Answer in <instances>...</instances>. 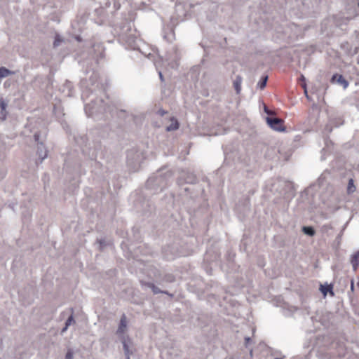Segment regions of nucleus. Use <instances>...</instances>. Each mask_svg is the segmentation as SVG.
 I'll return each mask as SVG.
<instances>
[{
	"label": "nucleus",
	"instance_id": "obj_5",
	"mask_svg": "<svg viewBox=\"0 0 359 359\" xmlns=\"http://www.w3.org/2000/svg\"><path fill=\"white\" fill-rule=\"evenodd\" d=\"M165 179L161 175L152 176L149 177L147 182V186L150 189L158 187L162 190L163 188L165 187Z\"/></svg>",
	"mask_w": 359,
	"mask_h": 359
},
{
	"label": "nucleus",
	"instance_id": "obj_20",
	"mask_svg": "<svg viewBox=\"0 0 359 359\" xmlns=\"http://www.w3.org/2000/svg\"><path fill=\"white\" fill-rule=\"evenodd\" d=\"M267 79H268V76H264L262 79V80L257 83V86L260 89H263L266 86V85Z\"/></svg>",
	"mask_w": 359,
	"mask_h": 359
},
{
	"label": "nucleus",
	"instance_id": "obj_13",
	"mask_svg": "<svg viewBox=\"0 0 359 359\" xmlns=\"http://www.w3.org/2000/svg\"><path fill=\"white\" fill-rule=\"evenodd\" d=\"M320 291L324 295H326L327 292H329L332 296L334 295L332 285H320Z\"/></svg>",
	"mask_w": 359,
	"mask_h": 359
},
{
	"label": "nucleus",
	"instance_id": "obj_25",
	"mask_svg": "<svg viewBox=\"0 0 359 359\" xmlns=\"http://www.w3.org/2000/svg\"><path fill=\"white\" fill-rule=\"evenodd\" d=\"M195 177L193 175H191L185 180L187 183H194L195 182Z\"/></svg>",
	"mask_w": 359,
	"mask_h": 359
},
{
	"label": "nucleus",
	"instance_id": "obj_32",
	"mask_svg": "<svg viewBox=\"0 0 359 359\" xmlns=\"http://www.w3.org/2000/svg\"><path fill=\"white\" fill-rule=\"evenodd\" d=\"M351 290H353V289H354V283H353V280H351Z\"/></svg>",
	"mask_w": 359,
	"mask_h": 359
},
{
	"label": "nucleus",
	"instance_id": "obj_23",
	"mask_svg": "<svg viewBox=\"0 0 359 359\" xmlns=\"http://www.w3.org/2000/svg\"><path fill=\"white\" fill-rule=\"evenodd\" d=\"M350 6L353 8L355 11H358V9L359 11V0H351Z\"/></svg>",
	"mask_w": 359,
	"mask_h": 359
},
{
	"label": "nucleus",
	"instance_id": "obj_16",
	"mask_svg": "<svg viewBox=\"0 0 359 359\" xmlns=\"http://www.w3.org/2000/svg\"><path fill=\"white\" fill-rule=\"evenodd\" d=\"M179 128V123L177 120H172V123L167 126V131H173L177 130Z\"/></svg>",
	"mask_w": 359,
	"mask_h": 359
},
{
	"label": "nucleus",
	"instance_id": "obj_36",
	"mask_svg": "<svg viewBox=\"0 0 359 359\" xmlns=\"http://www.w3.org/2000/svg\"><path fill=\"white\" fill-rule=\"evenodd\" d=\"M126 359H130V355H126Z\"/></svg>",
	"mask_w": 359,
	"mask_h": 359
},
{
	"label": "nucleus",
	"instance_id": "obj_14",
	"mask_svg": "<svg viewBox=\"0 0 359 359\" xmlns=\"http://www.w3.org/2000/svg\"><path fill=\"white\" fill-rule=\"evenodd\" d=\"M241 82L242 79L241 76H237L235 81H233V86L237 94L240 93L241 90Z\"/></svg>",
	"mask_w": 359,
	"mask_h": 359
},
{
	"label": "nucleus",
	"instance_id": "obj_6",
	"mask_svg": "<svg viewBox=\"0 0 359 359\" xmlns=\"http://www.w3.org/2000/svg\"><path fill=\"white\" fill-rule=\"evenodd\" d=\"M39 137L40 135L39 133H36L34 134V140L37 142V155L40 159V163H42V161L47 157L48 151L43 142L39 141Z\"/></svg>",
	"mask_w": 359,
	"mask_h": 359
},
{
	"label": "nucleus",
	"instance_id": "obj_35",
	"mask_svg": "<svg viewBox=\"0 0 359 359\" xmlns=\"http://www.w3.org/2000/svg\"><path fill=\"white\" fill-rule=\"evenodd\" d=\"M355 33H356V37L358 38V39L359 41V31H355Z\"/></svg>",
	"mask_w": 359,
	"mask_h": 359
},
{
	"label": "nucleus",
	"instance_id": "obj_19",
	"mask_svg": "<svg viewBox=\"0 0 359 359\" xmlns=\"http://www.w3.org/2000/svg\"><path fill=\"white\" fill-rule=\"evenodd\" d=\"M62 41H63V39L60 36V35L57 34L55 36V40H54V42H53V46L55 48L59 46Z\"/></svg>",
	"mask_w": 359,
	"mask_h": 359
},
{
	"label": "nucleus",
	"instance_id": "obj_26",
	"mask_svg": "<svg viewBox=\"0 0 359 359\" xmlns=\"http://www.w3.org/2000/svg\"><path fill=\"white\" fill-rule=\"evenodd\" d=\"M73 352L71 350H69L65 355V359H73Z\"/></svg>",
	"mask_w": 359,
	"mask_h": 359
},
{
	"label": "nucleus",
	"instance_id": "obj_3",
	"mask_svg": "<svg viewBox=\"0 0 359 359\" xmlns=\"http://www.w3.org/2000/svg\"><path fill=\"white\" fill-rule=\"evenodd\" d=\"M128 321L125 314H123L120 319L118 327L116 331V334L120 341L130 338L128 334Z\"/></svg>",
	"mask_w": 359,
	"mask_h": 359
},
{
	"label": "nucleus",
	"instance_id": "obj_33",
	"mask_svg": "<svg viewBox=\"0 0 359 359\" xmlns=\"http://www.w3.org/2000/svg\"><path fill=\"white\" fill-rule=\"evenodd\" d=\"M67 328L68 327H67V325H65V327H63L62 330V333L65 332L67 330Z\"/></svg>",
	"mask_w": 359,
	"mask_h": 359
},
{
	"label": "nucleus",
	"instance_id": "obj_31",
	"mask_svg": "<svg viewBox=\"0 0 359 359\" xmlns=\"http://www.w3.org/2000/svg\"><path fill=\"white\" fill-rule=\"evenodd\" d=\"M165 111L164 110H159L158 111V114L161 116H163L165 114Z\"/></svg>",
	"mask_w": 359,
	"mask_h": 359
},
{
	"label": "nucleus",
	"instance_id": "obj_39",
	"mask_svg": "<svg viewBox=\"0 0 359 359\" xmlns=\"http://www.w3.org/2000/svg\"><path fill=\"white\" fill-rule=\"evenodd\" d=\"M155 65H156V68H158V65L156 62H155Z\"/></svg>",
	"mask_w": 359,
	"mask_h": 359
},
{
	"label": "nucleus",
	"instance_id": "obj_9",
	"mask_svg": "<svg viewBox=\"0 0 359 359\" xmlns=\"http://www.w3.org/2000/svg\"><path fill=\"white\" fill-rule=\"evenodd\" d=\"M331 83L341 86L344 89L347 88L349 84L348 81L346 80L342 75L337 74H335L332 76Z\"/></svg>",
	"mask_w": 359,
	"mask_h": 359
},
{
	"label": "nucleus",
	"instance_id": "obj_38",
	"mask_svg": "<svg viewBox=\"0 0 359 359\" xmlns=\"http://www.w3.org/2000/svg\"><path fill=\"white\" fill-rule=\"evenodd\" d=\"M81 140H82V142H85L86 138H85V137H81Z\"/></svg>",
	"mask_w": 359,
	"mask_h": 359
},
{
	"label": "nucleus",
	"instance_id": "obj_1",
	"mask_svg": "<svg viewBox=\"0 0 359 359\" xmlns=\"http://www.w3.org/2000/svg\"><path fill=\"white\" fill-rule=\"evenodd\" d=\"M97 79L98 74L92 71L90 76V83L89 84L86 79H82L80 83L82 89L81 97L83 101L86 102L88 98H90V102L86 103L84 107L85 112L89 117H93L95 114L106 111L107 104L104 100L102 98L97 100V94L93 93L99 87Z\"/></svg>",
	"mask_w": 359,
	"mask_h": 359
},
{
	"label": "nucleus",
	"instance_id": "obj_29",
	"mask_svg": "<svg viewBox=\"0 0 359 359\" xmlns=\"http://www.w3.org/2000/svg\"><path fill=\"white\" fill-rule=\"evenodd\" d=\"M99 243H100V248H101V249H102L104 246H105V242H104V240H102V239L99 240Z\"/></svg>",
	"mask_w": 359,
	"mask_h": 359
},
{
	"label": "nucleus",
	"instance_id": "obj_4",
	"mask_svg": "<svg viewBox=\"0 0 359 359\" xmlns=\"http://www.w3.org/2000/svg\"><path fill=\"white\" fill-rule=\"evenodd\" d=\"M180 60V54L178 50L175 48L172 49L168 53L165 58V62L168 65L170 66L171 68L175 69L178 67V61Z\"/></svg>",
	"mask_w": 359,
	"mask_h": 359
},
{
	"label": "nucleus",
	"instance_id": "obj_10",
	"mask_svg": "<svg viewBox=\"0 0 359 359\" xmlns=\"http://www.w3.org/2000/svg\"><path fill=\"white\" fill-rule=\"evenodd\" d=\"M121 342L123 345L125 356L133 355V350L130 348V345L133 343L131 338L123 339Z\"/></svg>",
	"mask_w": 359,
	"mask_h": 359
},
{
	"label": "nucleus",
	"instance_id": "obj_12",
	"mask_svg": "<svg viewBox=\"0 0 359 359\" xmlns=\"http://www.w3.org/2000/svg\"><path fill=\"white\" fill-rule=\"evenodd\" d=\"M350 261L353 271H355L359 266V250L351 255Z\"/></svg>",
	"mask_w": 359,
	"mask_h": 359
},
{
	"label": "nucleus",
	"instance_id": "obj_22",
	"mask_svg": "<svg viewBox=\"0 0 359 359\" xmlns=\"http://www.w3.org/2000/svg\"><path fill=\"white\" fill-rule=\"evenodd\" d=\"M6 150V146L4 142V138L0 137V154Z\"/></svg>",
	"mask_w": 359,
	"mask_h": 359
},
{
	"label": "nucleus",
	"instance_id": "obj_28",
	"mask_svg": "<svg viewBox=\"0 0 359 359\" xmlns=\"http://www.w3.org/2000/svg\"><path fill=\"white\" fill-rule=\"evenodd\" d=\"M250 341H251V338L250 337H245V344L246 347H248V346Z\"/></svg>",
	"mask_w": 359,
	"mask_h": 359
},
{
	"label": "nucleus",
	"instance_id": "obj_41",
	"mask_svg": "<svg viewBox=\"0 0 359 359\" xmlns=\"http://www.w3.org/2000/svg\"><path fill=\"white\" fill-rule=\"evenodd\" d=\"M274 359H283V358H276Z\"/></svg>",
	"mask_w": 359,
	"mask_h": 359
},
{
	"label": "nucleus",
	"instance_id": "obj_24",
	"mask_svg": "<svg viewBox=\"0 0 359 359\" xmlns=\"http://www.w3.org/2000/svg\"><path fill=\"white\" fill-rule=\"evenodd\" d=\"M74 322L73 314L72 313L71 316L67 319L65 322V325L67 327H69L72 323Z\"/></svg>",
	"mask_w": 359,
	"mask_h": 359
},
{
	"label": "nucleus",
	"instance_id": "obj_21",
	"mask_svg": "<svg viewBox=\"0 0 359 359\" xmlns=\"http://www.w3.org/2000/svg\"><path fill=\"white\" fill-rule=\"evenodd\" d=\"M6 104L3 100H0V109L1 110V114L4 116V119L6 118Z\"/></svg>",
	"mask_w": 359,
	"mask_h": 359
},
{
	"label": "nucleus",
	"instance_id": "obj_17",
	"mask_svg": "<svg viewBox=\"0 0 359 359\" xmlns=\"http://www.w3.org/2000/svg\"><path fill=\"white\" fill-rule=\"evenodd\" d=\"M302 231L305 234L310 236H313L315 234V230L311 226H303Z\"/></svg>",
	"mask_w": 359,
	"mask_h": 359
},
{
	"label": "nucleus",
	"instance_id": "obj_30",
	"mask_svg": "<svg viewBox=\"0 0 359 359\" xmlns=\"http://www.w3.org/2000/svg\"><path fill=\"white\" fill-rule=\"evenodd\" d=\"M158 74H159V78H160L161 81H163L164 79H163V74H162V72L161 70H158Z\"/></svg>",
	"mask_w": 359,
	"mask_h": 359
},
{
	"label": "nucleus",
	"instance_id": "obj_40",
	"mask_svg": "<svg viewBox=\"0 0 359 359\" xmlns=\"http://www.w3.org/2000/svg\"><path fill=\"white\" fill-rule=\"evenodd\" d=\"M250 354L252 355V349H250Z\"/></svg>",
	"mask_w": 359,
	"mask_h": 359
},
{
	"label": "nucleus",
	"instance_id": "obj_37",
	"mask_svg": "<svg viewBox=\"0 0 359 359\" xmlns=\"http://www.w3.org/2000/svg\"><path fill=\"white\" fill-rule=\"evenodd\" d=\"M75 140H76V142L78 144H80V142H79V140L77 138H76V139H75Z\"/></svg>",
	"mask_w": 359,
	"mask_h": 359
},
{
	"label": "nucleus",
	"instance_id": "obj_2",
	"mask_svg": "<svg viewBox=\"0 0 359 359\" xmlns=\"http://www.w3.org/2000/svg\"><path fill=\"white\" fill-rule=\"evenodd\" d=\"M135 30L133 31L130 26H127L123 29V31L119 34V41L126 47V49L135 50L139 41H142L137 38L135 34Z\"/></svg>",
	"mask_w": 359,
	"mask_h": 359
},
{
	"label": "nucleus",
	"instance_id": "obj_44",
	"mask_svg": "<svg viewBox=\"0 0 359 359\" xmlns=\"http://www.w3.org/2000/svg\"><path fill=\"white\" fill-rule=\"evenodd\" d=\"M358 287H359V280H358Z\"/></svg>",
	"mask_w": 359,
	"mask_h": 359
},
{
	"label": "nucleus",
	"instance_id": "obj_7",
	"mask_svg": "<svg viewBox=\"0 0 359 359\" xmlns=\"http://www.w3.org/2000/svg\"><path fill=\"white\" fill-rule=\"evenodd\" d=\"M266 122L269 126L276 131H283L285 128L283 127V121L276 117H266Z\"/></svg>",
	"mask_w": 359,
	"mask_h": 359
},
{
	"label": "nucleus",
	"instance_id": "obj_11",
	"mask_svg": "<svg viewBox=\"0 0 359 359\" xmlns=\"http://www.w3.org/2000/svg\"><path fill=\"white\" fill-rule=\"evenodd\" d=\"M142 285L144 287L151 289L152 290V292H154V294H160V293L168 294L165 291L161 290L154 283H150V282H142Z\"/></svg>",
	"mask_w": 359,
	"mask_h": 359
},
{
	"label": "nucleus",
	"instance_id": "obj_42",
	"mask_svg": "<svg viewBox=\"0 0 359 359\" xmlns=\"http://www.w3.org/2000/svg\"><path fill=\"white\" fill-rule=\"evenodd\" d=\"M304 76H302V80H304Z\"/></svg>",
	"mask_w": 359,
	"mask_h": 359
},
{
	"label": "nucleus",
	"instance_id": "obj_27",
	"mask_svg": "<svg viewBox=\"0 0 359 359\" xmlns=\"http://www.w3.org/2000/svg\"><path fill=\"white\" fill-rule=\"evenodd\" d=\"M127 162L128 165H130L133 163V158H131L130 153L127 154Z\"/></svg>",
	"mask_w": 359,
	"mask_h": 359
},
{
	"label": "nucleus",
	"instance_id": "obj_43",
	"mask_svg": "<svg viewBox=\"0 0 359 359\" xmlns=\"http://www.w3.org/2000/svg\"><path fill=\"white\" fill-rule=\"evenodd\" d=\"M67 85H68V87H70V83H68Z\"/></svg>",
	"mask_w": 359,
	"mask_h": 359
},
{
	"label": "nucleus",
	"instance_id": "obj_18",
	"mask_svg": "<svg viewBox=\"0 0 359 359\" xmlns=\"http://www.w3.org/2000/svg\"><path fill=\"white\" fill-rule=\"evenodd\" d=\"M353 180L350 179L348 181L347 191L348 194L353 193L355 191V187L354 186Z\"/></svg>",
	"mask_w": 359,
	"mask_h": 359
},
{
	"label": "nucleus",
	"instance_id": "obj_15",
	"mask_svg": "<svg viewBox=\"0 0 359 359\" xmlns=\"http://www.w3.org/2000/svg\"><path fill=\"white\" fill-rule=\"evenodd\" d=\"M13 72L8 69L6 67H0V79L5 78L11 74H12Z\"/></svg>",
	"mask_w": 359,
	"mask_h": 359
},
{
	"label": "nucleus",
	"instance_id": "obj_34",
	"mask_svg": "<svg viewBox=\"0 0 359 359\" xmlns=\"http://www.w3.org/2000/svg\"><path fill=\"white\" fill-rule=\"evenodd\" d=\"M304 88H306L305 85L304 86ZM304 93H305V95L306 96V97L309 98L306 89H305Z\"/></svg>",
	"mask_w": 359,
	"mask_h": 359
},
{
	"label": "nucleus",
	"instance_id": "obj_8",
	"mask_svg": "<svg viewBox=\"0 0 359 359\" xmlns=\"http://www.w3.org/2000/svg\"><path fill=\"white\" fill-rule=\"evenodd\" d=\"M140 44H137V48L135 50H138L140 53H141L145 57H148L151 59L153 57L152 50L149 46L142 41H139Z\"/></svg>",
	"mask_w": 359,
	"mask_h": 359
}]
</instances>
